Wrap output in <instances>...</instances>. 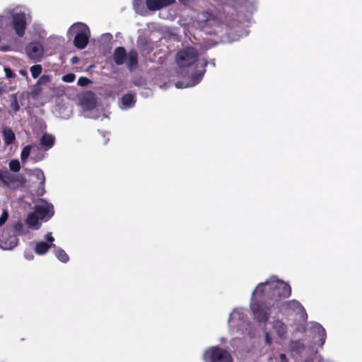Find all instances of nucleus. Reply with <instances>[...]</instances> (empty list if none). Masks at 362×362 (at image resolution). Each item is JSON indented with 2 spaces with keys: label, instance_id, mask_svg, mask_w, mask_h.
<instances>
[{
  "label": "nucleus",
  "instance_id": "obj_16",
  "mask_svg": "<svg viewBox=\"0 0 362 362\" xmlns=\"http://www.w3.org/2000/svg\"><path fill=\"white\" fill-rule=\"evenodd\" d=\"M52 247H54L55 245L44 241L37 242L35 245V252L40 255H45Z\"/></svg>",
  "mask_w": 362,
  "mask_h": 362
},
{
  "label": "nucleus",
  "instance_id": "obj_27",
  "mask_svg": "<svg viewBox=\"0 0 362 362\" xmlns=\"http://www.w3.org/2000/svg\"><path fill=\"white\" fill-rule=\"evenodd\" d=\"M8 165L10 172L18 173L21 170V164L18 160H11Z\"/></svg>",
  "mask_w": 362,
  "mask_h": 362
},
{
  "label": "nucleus",
  "instance_id": "obj_44",
  "mask_svg": "<svg viewBox=\"0 0 362 362\" xmlns=\"http://www.w3.org/2000/svg\"><path fill=\"white\" fill-rule=\"evenodd\" d=\"M4 88L3 86H0V95L4 93Z\"/></svg>",
  "mask_w": 362,
  "mask_h": 362
},
{
  "label": "nucleus",
  "instance_id": "obj_15",
  "mask_svg": "<svg viewBox=\"0 0 362 362\" xmlns=\"http://www.w3.org/2000/svg\"><path fill=\"white\" fill-rule=\"evenodd\" d=\"M138 53L136 50L132 49L129 50L128 54L127 55V66L129 70H132L136 68L138 65Z\"/></svg>",
  "mask_w": 362,
  "mask_h": 362
},
{
  "label": "nucleus",
  "instance_id": "obj_17",
  "mask_svg": "<svg viewBox=\"0 0 362 362\" xmlns=\"http://www.w3.org/2000/svg\"><path fill=\"white\" fill-rule=\"evenodd\" d=\"M313 329L315 330V332L317 334L318 337H320L319 346H322L325 342L327 337L325 329L320 324L317 322H315L313 324Z\"/></svg>",
  "mask_w": 362,
  "mask_h": 362
},
{
  "label": "nucleus",
  "instance_id": "obj_2",
  "mask_svg": "<svg viewBox=\"0 0 362 362\" xmlns=\"http://www.w3.org/2000/svg\"><path fill=\"white\" fill-rule=\"evenodd\" d=\"M252 298L259 299L250 304V309L253 314L254 320L257 322L266 323L269 320L271 308L274 306V303H271L264 296L262 298Z\"/></svg>",
  "mask_w": 362,
  "mask_h": 362
},
{
  "label": "nucleus",
  "instance_id": "obj_13",
  "mask_svg": "<svg viewBox=\"0 0 362 362\" xmlns=\"http://www.w3.org/2000/svg\"><path fill=\"white\" fill-rule=\"evenodd\" d=\"M40 218L35 211L30 212L28 214L25 219V223L28 227L33 230H38L41 223L39 222Z\"/></svg>",
  "mask_w": 362,
  "mask_h": 362
},
{
  "label": "nucleus",
  "instance_id": "obj_1",
  "mask_svg": "<svg viewBox=\"0 0 362 362\" xmlns=\"http://www.w3.org/2000/svg\"><path fill=\"white\" fill-rule=\"evenodd\" d=\"M291 294V288L288 284L279 280L276 276L271 277L268 281L259 283L252 292L255 298L265 297L274 304L282 298H288Z\"/></svg>",
  "mask_w": 362,
  "mask_h": 362
},
{
  "label": "nucleus",
  "instance_id": "obj_30",
  "mask_svg": "<svg viewBox=\"0 0 362 362\" xmlns=\"http://www.w3.org/2000/svg\"><path fill=\"white\" fill-rule=\"evenodd\" d=\"M76 76L74 74L69 73L64 75L62 78V81L66 83H71L75 80Z\"/></svg>",
  "mask_w": 362,
  "mask_h": 362
},
{
  "label": "nucleus",
  "instance_id": "obj_37",
  "mask_svg": "<svg viewBox=\"0 0 362 362\" xmlns=\"http://www.w3.org/2000/svg\"><path fill=\"white\" fill-rule=\"evenodd\" d=\"M46 240L49 243H52L54 240V237L52 235V233H48L45 236Z\"/></svg>",
  "mask_w": 362,
  "mask_h": 362
},
{
  "label": "nucleus",
  "instance_id": "obj_25",
  "mask_svg": "<svg viewBox=\"0 0 362 362\" xmlns=\"http://www.w3.org/2000/svg\"><path fill=\"white\" fill-rule=\"evenodd\" d=\"M30 72L33 78H38L42 71V67L40 64H35L30 67Z\"/></svg>",
  "mask_w": 362,
  "mask_h": 362
},
{
  "label": "nucleus",
  "instance_id": "obj_43",
  "mask_svg": "<svg viewBox=\"0 0 362 362\" xmlns=\"http://www.w3.org/2000/svg\"><path fill=\"white\" fill-rule=\"evenodd\" d=\"M78 61V58L76 57H74L72 59H71V62L73 64L76 63V62Z\"/></svg>",
  "mask_w": 362,
  "mask_h": 362
},
{
  "label": "nucleus",
  "instance_id": "obj_21",
  "mask_svg": "<svg viewBox=\"0 0 362 362\" xmlns=\"http://www.w3.org/2000/svg\"><path fill=\"white\" fill-rule=\"evenodd\" d=\"M285 309L292 310L293 311H298L303 310V305L296 300H288L284 303Z\"/></svg>",
  "mask_w": 362,
  "mask_h": 362
},
{
  "label": "nucleus",
  "instance_id": "obj_23",
  "mask_svg": "<svg viewBox=\"0 0 362 362\" xmlns=\"http://www.w3.org/2000/svg\"><path fill=\"white\" fill-rule=\"evenodd\" d=\"M207 65V62L204 60V62L202 64V69L199 71V73H196L192 76V81L193 82V85L198 83L202 78L205 72V66Z\"/></svg>",
  "mask_w": 362,
  "mask_h": 362
},
{
  "label": "nucleus",
  "instance_id": "obj_20",
  "mask_svg": "<svg viewBox=\"0 0 362 362\" xmlns=\"http://www.w3.org/2000/svg\"><path fill=\"white\" fill-rule=\"evenodd\" d=\"M4 141L6 145H10L16 139L15 134L10 127L3 129Z\"/></svg>",
  "mask_w": 362,
  "mask_h": 362
},
{
  "label": "nucleus",
  "instance_id": "obj_45",
  "mask_svg": "<svg viewBox=\"0 0 362 362\" xmlns=\"http://www.w3.org/2000/svg\"><path fill=\"white\" fill-rule=\"evenodd\" d=\"M303 362H313L312 359L305 360Z\"/></svg>",
  "mask_w": 362,
  "mask_h": 362
},
{
  "label": "nucleus",
  "instance_id": "obj_46",
  "mask_svg": "<svg viewBox=\"0 0 362 362\" xmlns=\"http://www.w3.org/2000/svg\"><path fill=\"white\" fill-rule=\"evenodd\" d=\"M14 240H15V243H14L13 246H15L16 245L17 239L16 238H14Z\"/></svg>",
  "mask_w": 362,
  "mask_h": 362
},
{
  "label": "nucleus",
  "instance_id": "obj_39",
  "mask_svg": "<svg viewBox=\"0 0 362 362\" xmlns=\"http://www.w3.org/2000/svg\"><path fill=\"white\" fill-rule=\"evenodd\" d=\"M25 257L27 259H32L33 258V255L32 254H28L27 252L25 253Z\"/></svg>",
  "mask_w": 362,
  "mask_h": 362
},
{
  "label": "nucleus",
  "instance_id": "obj_10",
  "mask_svg": "<svg viewBox=\"0 0 362 362\" xmlns=\"http://www.w3.org/2000/svg\"><path fill=\"white\" fill-rule=\"evenodd\" d=\"M25 50L28 57L33 59L41 58L44 52L42 45L37 42H32L28 45Z\"/></svg>",
  "mask_w": 362,
  "mask_h": 362
},
{
  "label": "nucleus",
  "instance_id": "obj_4",
  "mask_svg": "<svg viewBox=\"0 0 362 362\" xmlns=\"http://www.w3.org/2000/svg\"><path fill=\"white\" fill-rule=\"evenodd\" d=\"M203 359L205 362H233L230 353L218 346L207 349L203 354Z\"/></svg>",
  "mask_w": 362,
  "mask_h": 362
},
{
  "label": "nucleus",
  "instance_id": "obj_7",
  "mask_svg": "<svg viewBox=\"0 0 362 362\" xmlns=\"http://www.w3.org/2000/svg\"><path fill=\"white\" fill-rule=\"evenodd\" d=\"M11 26L19 37L24 36L27 26L26 18L24 13H16L11 16Z\"/></svg>",
  "mask_w": 362,
  "mask_h": 362
},
{
  "label": "nucleus",
  "instance_id": "obj_12",
  "mask_svg": "<svg viewBox=\"0 0 362 362\" xmlns=\"http://www.w3.org/2000/svg\"><path fill=\"white\" fill-rule=\"evenodd\" d=\"M272 327L280 339H285L287 334V325L281 320H274Z\"/></svg>",
  "mask_w": 362,
  "mask_h": 362
},
{
  "label": "nucleus",
  "instance_id": "obj_29",
  "mask_svg": "<svg viewBox=\"0 0 362 362\" xmlns=\"http://www.w3.org/2000/svg\"><path fill=\"white\" fill-rule=\"evenodd\" d=\"M31 151V147L30 146H25L21 153V159L22 162H25V160L28 158Z\"/></svg>",
  "mask_w": 362,
  "mask_h": 362
},
{
  "label": "nucleus",
  "instance_id": "obj_26",
  "mask_svg": "<svg viewBox=\"0 0 362 362\" xmlns=\"http://www.w3.org/2000/svg\"><path fill=\"white\" fill-rule=\"evenodd\" d=\"M33 175L40 181V186L43 187L45 182V176L43 171L40 169H35L33 171Z\"/></svg>",
  "mask_w": 362,
  "mask_h": 362
},
{
  "label": "nucleus",
  "instance_id": "obj_32",
  "mask_svg": "<svg viewBox=\"0 0 362 362\" xmlns=\"http://www.w3.org/2000/svg\"><path fill=\"white\" fill-rule=\"evenodd\" d=\"M41 92H42V89H41L40 86L39 85H37V83H36L33 86L32 92H31V95L33 97H36V96H38L41 93Z\"/></svg>",
  "mask_w": 362,
  "mask_h": 362
},
{
  "label": "nucleus",
  "instance_id": "obj_47",
  "mask_svg": "<svg viewBox=\"0 0 362 362\" xmlns=\"http://www.w3.org/2000/svg\"><path fill=\"white\" fill-rule=\"evenodd\" d=\"M291 344H298V341H292Z\"/></svg>",
  "mask_w": 362,
  "mask_h": 362
},
{
  "label": "nucleus",
  "instance_id": "obj_42",
  "mask_svg": "<svg viewBox=\"0 0 362 362\" xmlns=\"http://www.w3.org/2000/svg\"><path fill=\"white\" fill-rule=\"evenodd\" d=\"M280 358L281 360H285V359H286V356L284 354H280Z\"/></svg>",
  "mask_w": 362,
  "mask_h": 362
},
{
  "label": "nucleus",
  "instance_id": "obj_24",
  "mask_svg": "<svg viewBox=\"0 0 362 362\" xmlns=\"http://www.w3.org/2000/svg\"><path fill=\"white\" fill-rule=\"evenodd\" d=\"M55 255L57 257V259L60 260L62 262L66 263L69 261V258L68 255L64 250L61 248H59L55 250Z\"/></svg>",
  "mask_w": 362,
  "mask_h": 362
},
{
  "label": "nucleus",
  "instance_id": "obj_22",
  "mask_svg": "<svg viewBox=\"0 0 362 362\" xmlns=\"http://www.w3.org/2000/svg\"><path fill=\"white\" fill-rule=\"evenodd\" d=\"M121 100L122 105L127 107H133L136 103L134 95L131 93L124 94Z\"/></svg>",
  "mask_w": 362,
  "mask_h": 362
},
{
  "label": "nucleus",
  "instance_id": "obj_19",
  "mask_svg": "<svg viewBox=\"0 0 362 362\" xmlns=\"http://www.w3.org/2000/svg\"><path fill=\"white\" fill-rule=\"evenodd\" d=\"M9 108L8 113L11 115H16L20 110L16 94H11L10 95Z\"/></svg>",
  "mask_w": 362,
  "mask_h": 362
},
{
  "label": "nucleus",
  "instance_id": "obj_34",
  "mask_svg": "<svg viewBox=\"0 0 362 362\" xmlns=\"http://www.w3.org/2000/svg\"><path fill=\"white\" fill-rule=\"evenodd\" d=\"M90 82V81L88 78L81 76L78 79L77 83L80 86H86Z\"/></svg>",
  "mask_w": 362,
  "mask_h": 362
},
{
  "label": "nucleus",
  "instance_id": "obj_38",
  "mask_svg": "<svg viewBox=\"0 0 362 362\" xmlns=\"http://www.w3.org/2000/svg\"><path fill=\"white\" fill-rule=\"evenodd\" d=\"M19 74H20L21 76H24V77H25V78H26V79H27V81H29V77H28V71H27V70H26V69H21V70L19 71Z\"/></svg>",
  "mask_w": 362,
  "mask_h": 362
},
{
  "label": "nucleus",
  "instance_id": "obj_8",
  "mask_svg": "<svg viewBox=\"0 0 362 362\" xmlns=\"http://www.w3.org/2000/svg\"><path fill=\"white\" fill-rule=\"evenodd\" d=\"M34 211L38 215L40 220L47 221L54 215L52 204L42 199V204H37L34 207Z\"/></svg>",
  "mask_w": 362,
  "mask_h": 362
},
{
  "label": "nucleus",
  "instance_id": "obj_11",
  "mask_svg": "<svg viewBox=\"0 0 362 362\" xmlns=\"http://www.w3.org/2000/svg\"><path fill=\"white\" fill-rule=\"evenodd\" d=\"M175 0H146V5L149 11H155L173 4Z\"/></svg>",
  "mask_w": 362,
  "mask_h": 362
},
{
  "label": "nucleus",
  "instance_id": "obj_6",
  "mask_svg": "<svg viewBox=\"0 0 362 362\" xmlns=\"http://www.w3.org/2000/svg\"><path fill=\"white\" fill-rule=\"evenodd\" d=\"M72 29H76V33L74 39V44L76 47L80 49H84L89 41L90 30L83 23H77L71 26Z\"/></svg>",
  "mask_w": 362,
  "mask_h": 362
},
{
  "label": "nucleus",
  "instance_id": "obj_33",
  "mask_svg": "<svg viewBox=\"0 0 362 362\" xmlns=\"http://www.w3.org/2000/svg\"><path fill=\"white\" fill-rule=\"evenodd\" d=\"M8 214L7 210L4 209L0 216V226H2L8 220Z\"/></svg>",
  "mask_w": 362,
  "mask_h": 362
},
{
  "label": "nucleus",
  "instance_id": "obj_36",
  "mask_svg": "<svg viewBox=\"0 0 362 362\" xmlns=\"http://www.w3.org/2000/svg\"><path fill=\"white\" fill-rule=\"evenodd\" d=\"M13 229L16 232L21 233L23 229V224L21 221H18L13 225Z\"/></svg>",
  "mask_w": 362,
  "mask_h": 362
},
{
  "label": "nucleus",
  "instance_id": "obj_18",
  "mask_svg": "<svg viewBox=\"0 0 362 362\" xmlns=\"http://www.w3.org/2000/svg\"><path fill=\"white\" fill-rule=\"evenodd\" d=\"M54 137L52 134H44L40 139V144L45 150L50 149L54 144Z\"/></svg>",
  "mask_w": 362,
  "mask_h": 362
},
{
  "label": "nucleus",
  "instance_id": "obj_3",
  "mask_svg": "<svg viewBox=\"0 0 362 362\" xmlns=\"http://www.w3.org/2000/svg\"><path fill=\"white\" fill-rule=\"evenodd\" d=\"M25 182L22 175L14 174L6 168L0 169V185L10 189H16L23 186Z\"/></svg>",
  "mask_w": 362,
  "mask_h": 362
},
{
  "label": "nucleus",
  "instance_id": "obj_5",
  "mask_svg": "<svg viewBox=\"0 0 362 362\" xmlns=\"http://www.w3.org/2000/svg\"><path fill=\"white\" fill-rule=\"evenodd\" d=\"M198 56V52L195 48L187 47L177 53L175 60L180 67H187L197 60Z\"/></svg>",
  "mask_w": 362,
  "mask_h": 362
},
{
  "label": "nucleus",
  "instance_id": "obj_14",
  "mask_svg": "<svg viewBox=\"0 0 362 362\" xmlns=\"http://www.w3.org/2000/svg\"><path fill=\"white\" fill-rule=\"evenodd\" d=\"M127 52L124 47H118L115 48L113 53L114 62L117 65H122L127 59Z\"/></svg>",
  "mask_w": 362,
  "mask_h": 362
},
{
  "label": "nucleus",
  "instance_id": "obj_28",
  "mask_svg": "<svg viewBox=\"0 0 362 362\" xmlns=\"http://www.w3.org/2000/svg\"><path fill=\"white\" fill-rule=\"evenodd\" d=\"M51 81V76L48 75H42L41 76L38 80L37 81V85L40 86H46Z\"/></svg>",
  "mask_w": 362,
  "mask_h": 362
},
{
  "label": "nucleus",
  "instance_id": "obj_31",
  "mask_svg": "<svg viewBox=\"0 0 362 362\" xmlns=\"http://www.w3.org/2000/svg\"><path fill=\"white\" fill-rule=\"evenodd\" d=\"M4 72L7 78H14L16 75L10 67H4Z\"/></svg>",
  "mask_w": 362,
  "mask_h": 362
},
{
  "label": "nucleus",
  "instance_id": "obj_41",
  "mask_svg": "<svg viewBox=\"0 0 362 362\" xmlns=\"http://www.w3.org/2000/svg\"><path fill=\"white\" fill-rule=\"evenodd\" d=\"M266 341L269 344L271 343V339L269 338V336L268 333L266 334Z\"/></svg>",
  "mask_w": 362,
  "mask_h": 362
},
{
  "label": "nucleus",
  "instance_id": "obj_40",
  "mask_svg": "<svg viewBox=\"0 0 362 362\" xmlns=\"http://www.w3.org/2000/svg\"><path fill=\"white\" fill-rule=\"evenodd\" d=\"M189 1L190 0H179V1L184 5H187Z\"/></svg>",
  "mask_w": 362,
  "mask_h": 362
},
{
  "label": "nucleus",
  "instance_id": "obj_35",
  "mask_svg": "<svg viewBox=\"0 0 362 362\" xmlns=\"http://www.w3.org/2000/svg\"><path fill=\"white\" fill-rule=\"evenodd\" d=\"M84 104L87 105L89 109H93L95 107V100L93 98H85Z\"/></svg>",
  "mask_w": 362,
  "mask_h": 362
},
{
  "label": "nucleus",
  "instance_id": "obj_9",
  "mask_svg": "<svg viewBox=\"0 0 362 362\" xmlns=\"http://www.w3.org/2000/svg\"><path fill=\"white\" fill-rule=\"evenodd\" d=\"M198 18L202 26H212L218 22L216 15L210 11L201 12L198 16Z\"/></svg>",
  "mask_w": 362,
  "mask_h": 362
}]
</instances>
